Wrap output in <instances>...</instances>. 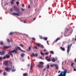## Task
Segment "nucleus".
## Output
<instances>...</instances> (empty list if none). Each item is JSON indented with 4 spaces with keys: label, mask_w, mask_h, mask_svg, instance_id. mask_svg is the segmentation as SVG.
<instances>
[{
    "label": "nucleus",
    "mask_w": 76,
    "mask_h": 76,
    "mask_svg": "<svg viewBox=\"0 0 76 76\" xmlns=\"http://www.w3.org/2000/svg\"><path fill=\"white\" fill-rule=\"evenodd\" d=\"M4 64L6 66H11L12 65V63L10 61H5L4 62Z\"/></svg>",
    "instance_id": "obj_1"
},
{
    "label": "nucleus",
    "mask_w": 76,
    "mask_h": 76,
    "mask_svg": "<svg viewBox=\"0 0 76 76\" xmlns=\"http://www.w3.org/2000/svg\"><path fill=\"white\" fill-rule=\"evenodd\" d=\"M67 73H70V72L67 71V70H65L64 71H61L60 73L64 76H66V74Z\"/></svg>",
    "instance_id": "obj_2"
},
{
    "label": "nucleus",
    "mask_w": 76,
    "mask_h": 76,
    "mask_svg": "<svg viewBox=\"0 0 76 76\" xmlns=\"http://www.w3.org/2000/svg\"><path fill=\"white\" fill-rule=\"evenodd\" d=\"M72 43L70 45H68V48H67V53L69 54V52L70 51V48H71V47H72Z\"/></svg>",
    "instance_id": "obj_3"
},
{
    "label": "nucleus",
    "mask_w": 76,
    "mask_h": 76,
    "mask_svg": "<svg viewBox=\"0 0 76 76\" xmlns=\"http://www.w3.org/2000/svg\"><path fill=\"white\" fill-rule=\"evenodd\" d=\"M5 53V51L2 50V51H0V55L1 56H4Z\"/></svg>",
    "instance_id": "obj_4"
},
{
    "label": "nucleus",
    "mask_w": 76,
    "mask_h": 76,
    "mask_svg": "<svg viewBox=\"0 0 76 76\" xmlns=\"http://www.w3.org/2000/svg\"><path fill=\"white\" fill-rule=\"evenodd\" d=\"M11 70L12 69V68H9V67H6L5 68V70H6L7 72H8V71H9L10 70Z\"/></svg>",
    "instance_id": "obj_5"
},
{
    "label": "nucleus",
    "mask_w": 76,
    "mask_h": 76,
    "mask_svg": "<svg viewBox=\"0 0 76 76\" xmlns=\"http://www.w3.org/2000/svg\"><path fill=\"white\" fill-rule=\"evenodd\" d=\"M10 47H11V46H4V50H6V49H8V48H10Z\"/></svg>",
    "instance_id": "obj_6"
},
{
    "label": "nucleus",
    "mask_w": 76,
    "mask_h": 76,
    "mask_svg": "<svg viewBox=\"0 0 76 76\" xmlns=\"http://www.w3.org/2000/svg\"><path fill=\"white\" fill-rule=\"evenodd\" d=\"M38 47H41V48H44V46L41 45L40 43H39L37 44V45Z\"/></svg>",
    "instance_id": "obj_7"
},
{
    "label": "nucleus",
    "mask_w": 76,
    "mask_h": 76,
    "mask_svg": "<svg viewBox=\"0 0 76 76\" xmlns=\"http://www.w3.org/2000/svg\"><path fill=\"white\" fill-rule=\"evenodd\" d=\"M11 53H14L15 54H17V53H18V52L16 50L14 49L13 50L11 51Z\"/></svg>",
    "instance_id": "obj_8"
},
{
    "label": "nucleus",
    "mask_w": 76,
    "mask_h": 76,
    "mask_svg": "<svg viewBox=\"0 0 76 76\" xmlns=\"http://www.w3.org/2000/svg\"><path fill=\"white\" fill-rule=\"evenodd\" d=\"M49 57V56H46L45 58V59H46V60L48 61H51V59L50 58H47Z\"/></svg>",
    "instance_id": "obj_9"
},
{
    "label": "nucleus",
    "mask_w": 76,
    "mask_h": 76,
    "mask_svg": "<svg viewBox=\"0 0 76 76\" xmlns=\"http://www.w3.org/2000/svg\"><path fill=\"white\" fill-rule=\"evenodd\" d=\"M19 50H20V51H22L23 52H24V53H25V51L21 49L20 47L19 46H17Z\"/></svg>",
    "instance_id": "obj_10"
},
{
    "label": "nucleus",
    "mask_w": 76,
    "mask_h": 76,
    "mask_svg": "<svg viewBox=\"0 0 76 76\" xmlns=\"http://www.w3.org/2000/svg\"><path fill=\"white\" fill-rule=\"evenodd\" d=\"M12 14L14 15H16V16H19V13H17L15 12H13Z\"/></svg>",
    "instance_id": "obj_11"
},
{
    "label": "nucleus",
    "mask_w": 76,
    "mask_h": 76,
    "mask_svg": "<svg viewBox=\"0 0 76 76\" xmlns=\"http://www.w3.org/2000/svg\"><path fill=\"white\" fill-rule=\"evenodd\" d=\"M60 39L59 37H58L55 41V42H57L59 40H60Z\"/></svg>",
    "instance_id": "obj_12"
},
{
    "label": "nucleus",
    "mask_w": 76,
    "mask_h": 76,
    "mask_svg": "<svg viewBox=\"0 0 76 76\" xmlns=\"http://www.w3.org/2000/svg\"><path fill=\"white\" fill-rule=\"evenodd\" d=\"M14 8L16 11H19V9L15 6H14Z\"/></svg>",
    "instance_id": "obj_13"
},
{
    "label": "nucleus",
    "mask_w": 76,
    "mask_h": 76,
    "mask_svg": "<svg viewBox=\"0 0 76 76\" xmlns=\"http://www.w3.org/2000/svg\"><path fill=\"white\" fill-rule=\"evenodd\" d=\"M37 66L39 67H42V68L43 67V65H37Z\"/></svg>",
    "instance_id": "obj_14"
},
{
    "label": "nucleus",
    "mask_w": 76,
    "mask_h": 76,
    "mask_svg": "<svg viewBox=\"0 0 76 76\" xmlns=\"http://www.w3.org/2000/svg\"><path fill=\"white\" fill-rule=\"evenodd\" d=\"M60 49L62 51H65V49L64 48H63L62 47H61Z\"/></svg>",
    "instance_id": "obj_15"
},
{
    "label": "nucleus",
    "mask_w": 76,
    "mask_h": 76,
    "mask_svg": "<svg viewBox=\"0 0 76 76\" xmlns=\"http://www.w3.org/2000/svg\"><path fill=\"white\" fill-rule=\"evenodd\" d=\"M74 65V63L73 62H71V66L72 67L74 68L75 67V66H73Z\"/></svg>",
    "instance_id": "obj_16"
},
{
    "label": "nucleus",
    "mask_w": 76,
    "mask_h": 76,
    "mask_svg": "<svg viewBox=\"0 0 76 76\" xmlns=\"http://www.w3.org/2000/svg\"><path fill=\"white\" fill-rule=\"evenodd\" d=\"M12 53V51H11L10 53H8V54H9V55H10L12 57H13V54Z\"/></svg>",
    "instance_id": "obj_17"
},
{
    "label": "nucleus",
    "mask_w": 76,
    "mask_h": 76,
    "mask_svg": "<svg viewBox=\"0 0 76 76\" xmlns=\"http://www.w3.org/2000/svg\"><path fill=\"white\" fill-rule=\"evenodd\" d=\"M24 56H25L24 53H23L21 54V56L22 57H24Z\"/></svg>",
    "instance_id": "obj_18"
},
{
    "label": "nucleus",
    "mask_w": 76,
    "mask_h": 76,
    "mask_svg": "<svg viewBox=\"0 0 76 76\" xmlns=\"http://www.w3.org/2000/svg\"><path fill=\"white\" fill-rule=\"evenodd\" d=\"M47 39H48V38H47V37H43V39H44V40H45V41H47Z\"/></svg>",
    "instance_id": "obj_19"
},
{
    "label": "nucleus",
    "mask_w": 76,
    "mask_h": 76,
    "mask_svg": "<svg viewBox=\"0 0 76 76\" xmlns=\"http://www.w3.org/2000/svg\"><path fill=\"white\" fill-rule=\"evenodd\" d=\"M50 53L51 54H54V53L53 51H50Z\"/></svg>",
    "instance_id": "obj_20"
},
{
    "label": "nucleus",
    "mask_w": 76,
    "mask_h": 76,
    "mask_svg": "<svg viewBox=\"0 0 76 76\" xmlns=\"http://www.w3.org/2000/svg\"><path fill=\"white\" fill-rule=\"evenodd\" d=\"M39 64L42 66V65H43V64H44V63H43L42 62H39Z\"/></svg>",
    "instance_id": "obj_21"
},
{
    "label": "nucleus",
    "mask_w": 76,
    "mask_h": 76,
    "mask_svg": "<svg viewBox=\"0 0 76 76\" xmlns=\"http://www.w3.org/2000/svg\"><path fill=\"white\" fill-rule=\"evenodd\" d=\"M6 75H7V73L6 72H4L3 73V75L4 76H6Z\"/></svg>",
    "instance_id": "obj_22"
},
{
    "label": "nucleus",
    "mask_w": 76,
    "mask_h": 76,
    "mask_svg": "<svg viewBox=\"0 0 76 76\" xmlns=\"http://www.w3.org/2000/svg\"><path fill=\"white\" fill-rule=\"evenodd\" d=\"M19 45H20V47H22V48H23V47H24V45H23L22 44H20Z\"/></svg>",
    "instance_id": "obj_23"
},
{
    "label": "nucleus",
    "mask_w": 76,
    "mask_h": 76,
    "mask_svg": "<svg viewBox=\"0 0 76 76\" xmlns=\"http://www.w3.org/2000/svg\"><path fill=\"white\" fill-rule=\"evenodd\" d=\"M13 32H11L9 34V35H13Z\"/></svg>",
    "instance_id": "obj_24"
},
{
    "label": "nucleus",
    "mask_w": 76,
    "mask_h": 76,
    "mask_svg": "<svg viewBox=\"0 0 76 76\" xmlns=\"http://www.w3.org/2000/svg\"><path fill=\"white\" fill-rule=\"evenodd\" d=\"M7 41L8 42H10V40H9V38H7Z\"/></svg>",
    "instance_id": "obj_25"
},
{
    "label": "nucleus",
    "mask_w": 76,
    "mask_h": 76,
    "mask_svg": "<svg viewBox=\"0 0 76 76\" xmlns=\"http://www.w3.org/2000/svg\"><path fill=\"white\" fill-rule=\"evenodd\" d=\"M23 76H28V74L27 73L23 74Z\"/></svg>",
    "instance_id": "obj_26"
},
{
    "label": "nucleus",
    "mask_w": 76,
    "mask_h": 76,
    "mask_svg": "<svg viewBox=\"0 0 76 76\" xmlns=\"http://www.w3.org/2000/svg\"><path fill=\"white\" fill-rule=\"evenodd\" d=\"M52 62H55V58H53L52 60Z\"/></svg>",
    "instance_id": "obj_27"
},
{
    "label": "nucleus",
    "mask_w": 76,
    "mask_h": 76,
    "mask_svg": "<svg viewBox=\"0 0 76 76\" xmlns=\"http://www.w3.org/2000/svg\"><path fill=\"white\" fill-rule=\"evenodd\" d=\"M3 60V57L1 56L0 57V61Z\"/></svg>",
    "instance_id": "obj_28"
},
{
    "label": "nucleus",
    "mask_w": 76,
    "mask_h": 76,
    "mask_svg": "<svg viewBox=\"0 0 76 76\" xmlns=\"http://www.w3.org/2000/svg\"><path fill=\"white\" fill-rule=\"evenodd\" d=\"M3 58L5 60V59H6V58H7V57H6V56H4L3 57Z\"/></svg>",
    "instance_id": "obj_29"
},
{
    "label": "nucleus",
    "mask_w": 76,
    "mask_h": 76,
    "mask_svg": "<svg viewBox=\"0 0 76 76\" xmlns=\"http://www.w3.org/2000/svg\"><path fill=\"white\" fill-rule=\"evenodd\" d=\"M33 67L32 66V64H31V70L32 69Z\"/></svg>",
    "instance_id": "obj_30"
},
{
    "label": "nucleus",
    "mask_w": 76,
    "mask_h": 76,
    "mask_svg": "<svg viewBox=\"0 0 76 76\" xmlns=\"http://www.w3.org/2000/svg\"><path fill=\"white\" fill-rule=\"evenodd\" d=\"M6 57H7V58H10V56L9 55L7 56H6Z\"/></svg>",
    "instance_id": "obj_31"
},
{
    "label": "nucleus",
    "mask_w": 76,
    "mask_h": 76,
    "mask_svg": "<svg viewBox=\"0 0 76 76\" xmlns=\"http://www.w3.org/2000/svg\"><path fill=\"white\" fill-rule=\"evenodd\" d=\"M10 3L11 4H13V2L12 1H11Z\"/></svg>",
    "instance_id": "obj_32"
},
{
    "label": "nucleus",
    "mask_w": 76,
    "mask_h": 76,
    "mask_svg": "<svg viewBox=\"0 0 76 76\" xmlns=\"http://www.w3.org/2000/svg\"><path fill=\"white\" fill-rule=\"evenodd\" d=\"M46 68H47L48 69H50V66H49V64H48L47 66L46 67Z\"/></svg>",
    "instance_id": "obj_33"
},
{
    "label": "nucleus",
    "mask_w": 76,
    "mask_h": 76,
    "mask_svg": "<svg viewBox=\"0 0 76 76\" xmlns=\"http://www.w3.org/2000/svg\"><path fill=\"white\" fill-rule=\"evenodd\" d=\"M45 55H48L49 54V52L46 53H45Z\"/></svg>",
    "instance_id": "obj_34"
},
{
    "label": "nucleus",
    "mask_w": 76,
    "mask_h": 76,
    "mask_svg": "<svg viewBox=\"0 0 76 76\" xmlns=\"http://www.w3.org/2000/svg\"><path fill=\"white\" fill-rule=\"evenodd\" d=\"M32 57H35V54H34V53H32Z\"/></svg>",
    "instance_id": "obj_35"
},
{
    "label": "nucleus",
    "mask_w": 76,
    "mask_h": 76,
    "mask_svg": "<svg viewBox=\"0 0 76 76\" xmlns=\"http://www.w3.org/2000/svg\"><path fill=\"white\" fill-rule=\"evenodd\" d=\"M0 44H1V45H3V42H0Z\"/></svg>",
    "instance_id": "obj_36"
},
{
    "label": "nucleus",
    "mask_w": 76,
    "mask_h": 76,
    "mask_svg": "<svg viewBox=\"0 0 76 76\" xmlns=\"http://www.w3.org/2000/svg\"><path fill=\"white\" fill-rule=\"evenodd\" d=\"M40 39H43L44 37H42V36H40Z\"/></svg>",
    "instance_id": "obj_37"
},
{
    "label": "nucleus",
    "mask_w": 76,
    "mask_h": 76,
    "mask_svg": "<svg viewBox=\"0 0 76 76\" xmlns=\"http://www.w3.org/2000/svg\"><path fill=\"white\" fill-rule=\"evenodd\" d=\"M50 66L51 67H54V64H51Z\"/></svg>",
    "instance_id": "obj_38"
},
{
    "label": "nucleus",
    "mask_w": 76,
    "mask_h": 76,
    "mask_svg": "<svg viewBox=\"0 0 76 76\" xmlns=\"http://www.w3.org/2000/svg\"><path fill=\"white\" fill-rule=\"evenodd\" d=\"M12 68V69H15V67L14 66H11V68Z\"/></svg>",
    "instance_id": "obj_39"
},
{
    "label": "nucleus",
    "mask_w": 76,
    "mask_h": 76,
    "mask_svg": "<svg viewBox=\"0 0 76 76\" xmlns=\"http://www.w3.org/2000/svg\"><path fill=\"white\" fill-rule=\"evenodd\" d=\"M28 50H29V51H30V50H31V47H28Z\"/></svg>",
    "instance_id": "obj_40"
},
{
    "label": "nucleus",
    "mask_w": 76,
    "mask_h": 76,
    "mask_svg": "<svg viewBox=\"0 0 76 76\" xmlns=\"http://www.w3.org/2000/svg\"><path fill=\"white\" fill-rule=\"evenodd\" d=\"M16 3L17 5H18V4H19V3L18 1L16 2Z\"/></svg>",
    "instance_id": "obj_41"
},
{
    "label": "nucleus",
    "mask_w": 76,
    "mask_h": 76,
    "mask_svg": "<svg viewBox=\"0 0 76 76\" xmlns=\"http://www.w3.org/2000/svg\"><path fill=\"white\" fill-rule=\"evenodd\" d=\"M54 66H55V67H57V65L56 64H54Z\"/></svg>",
    "instance_id": "obj_42"
},
{
    "label": "nucleus",
    "mask_w": 76,
    "mask_h": 76,
    "mask_svg": "<svg viewBox=\"0 0 76 76\" xmlns=\"http://www.w3.org/2000/svg\"><path fill=\"white\" fill-rule=\"evenodd\" d=\"M17 47H15V50H16V51H17L18 49V46Z\"/></svg>",
    "instance_id": "obj_43"
},
{
    "label": "nucleus",
    "mask_w": 76,
    "mask_h": 76,
    "mask_svg": "<svg viewBox=\"0 0 76 76\" xmlns=\"http://www.w3.org/2000/svg\"><path fill=\"white\" fill-rule=\"evenodd\" d=\"M15 71H16V70H15V69H14L12 70V72H15Z\"/></svg>",
    "instance_id": "obj_44"
},
{
    "label": "nucleus",
    "mask_w": 76,
    "mask_h": 76,
    "mask_svg": "<svg viewBox=\"0 0 76 76\" xmlns=\"http://www.w3.org/2000/svg\"><path fill=\"white\" fill-rule=\"evenodd\" d=\"M13 11V10L12 9H11L10 10V12H12Z\"/></svg>",
    "instance_id": "obj_45"
},
{
    "label": "nucleus",
    "mask_w": 76,
    "mask_h": 76,
    "mask_svg": "<svg viewBox=\"0 0 76 76\" xmlns=\"http://www.w3.org/2000/svg\"><path fill=\"white\" fill-rule=\"evenodd\" d=\"M40 53H41V55H44V54L43 53H42V52H40Z\"/></svg>",
    "instance_id": "obj_46"
},
{
    "label": "nucleus",
    "mask_w": 76,
    "mask_h": 76,
    "mask_svg": "<svg viewBox=\"0 0 76 76\" xmlns=\"http://www.w3.org/2000/svg\"><path fill=\"white\" fill-rule=\"evenodd\" d=\"M69 31V29H67L66 30V32H68V31Z\"/></svg>",
    "instance_id": "obj_47"
},
{
    "label": "nucleus",
    "mask_w": 76,
    "mask_h": 76,
    "mask_svg": "<svg viewBox=\"0 0 76 76\" xmlns=\"http://www.w3.org/2000/svg\"><path fill=\"white\" fill-rule=\"evenodd\" d=\"M32 39L34 41H35V38H32Z\"/></svg>",
    "instance_id": "obj_48"
},
{
    "label": "nucleus",
    "mask_w": 76,
    "mask_h": 76,
    "mask_svg": "<svg viewBox=\"0 0 76 76\" xmlns=\"http://www.w3.org/2000/svg\"><path fill=\"white\" fill-rule=\"evenodd\" d=\"M46 68H45L43 69L44 72L45 70L46 69Z\"/></svg>",
    "instance_id": "obj_49"
},
{
    "label": "nucleus",
    "mask_w": 76,
    "mask_h": 76,
    "mask_svg": "<svg viewBox=\"0 0 76 76\" xmlns=\"http://www.w3.org/2000/svg\"><path fill=\"white\" fill-rule=\"evenodd\" d=\"M21 9L22 10V11H24V10H25V9H23L22 8H21Z\"/></svg>",
    "instance_id": "obj_50"
},
{
    "label": "nucleus",
    "mask_w": 76,
    "mask_h": 76,
    "mask_svg": "<svg viewBox=\"0 0 76 76\" xmlns=\"http://www.w3.org/2000/svg\"><path fill=\"white\" fill-rule=\"evenodd\" d=\"M35 57H37V56H38V55H37V53L35 54Z\"/></svg>",
    "instance_id": "obj_51"
},
{
    "label": "nucleus",
    "mask_w": 76,
    "mask_h": 76,
    "mask_svg": "<svg viewBox=\"0 0 76 76\" xmlns=\"http://www.w3.org/2000/svg\"><path fill=\"white\" fill-rule=\"evenodd\" d=\"M35 48L37 50V49H38V48H37V47H36V46H35Z\"/></svg>",
    "instance_id": "obj_52"
},
{
    "label": "nucleus",
    "mask_w": 76,
    "mask_h": 76,
    "mask_svg": "<svg viewBox=\"0 0 76 76\" xmlns=\"http://www.w3.org/2000/svg\"><path fill=\"white\" fill-rule=\"evenodd\" d=\"M22 7H24V5L23 4H22Z\"/></svg>",
    "instance_id": "obj_53"
},
{
    "label": "nucleus",
    "mask_w": 76,
    "mask_h": 76,
    "mask_svg": "<svg viewBox=\"0 0 76 76\" xmlns=\"http://www.w3.org/2000/svg\"><path fill=\"white\" fill-rule=\"evenodd\" d=\"M23 23H26V21H25L23 22Z\"/></svg>",
    "instance_id": "obj_54"
},
{
    "label": "nucleus",
    "mask_w": 76,
    "mask_h": 76,
    "mask_svg": "<svg viewBox=\"0 0 76 76\" xmlns=\"http://www.w3.org/2000/svg\"><path fill=\"white\" fill-rule=\"evenodd\" d=\"M74 71H76V69L75 68H74Z\"/></svg>",
    "instance_id": "obj_55"
},
{
    "label": "nucleus",
    "mask_w": 76,
    "mask_h": 76,
    "mask_svg": "<svg viewBox=\"0 0 76 76\" xmlns=\"http://www.w3.org/2000/svg\"><path fill=\"white\" fill-rule=\"evenodd\" d=\"M15 0H12V1H13V2H14V1H15Z\"/></svg>",
    "instance_id": "obj_56"
},
{
    "label": "nucleus",
    "mask_w": 76,
    "mask_h": 76,
    "mask_svg": "<svg viewBox=\"0 0 76 76\" xmlns=\"http://www.w3.org/2000/svg\"><path fill=\"white\" fill-rule=\"evenodd\" d=\"M41 58V59H42V57L40 56L39 58Z\"/></svg>",
    "instance_id": "obj_57"
},
{
    "label": "nucleus",
    "mask_w": 76,
    "mask_h": 76,
    "mask_svg": "<svg viewBox=\"0 0 76 76\" xmlns=\"http://www.w3.org/2000/svg\"><path fill=\"white\" fill-rule=\"evenodd\" d=\"M44 52H45V51H46V50H45V49L44 50Z\"/></svg>",
    "instance_id": "obj_58"
},
{
    "label": "nucleus",
    "mask_w": 76,
    "mask_h": 76,
    "mask_svg": "<svg viewBox=\"0 0 76 76\" xmlns=\"http://www.w3.org/2000/svg\"><path fill=\"white\" fill-rule=\"evenodd\" d=\"M56 69H58V66H57L56 67Z\"/></svg>",
    "instance_id": "obj_59"
},
{
    "label": "nucleus",
    "mask_w": 76,
    "mask_h": 76,
    "mask_svg": "<svg viewBox=\"0 0 76 76\" xmlns=\"http://www.w3.org/2000/svg\"><path fill=\"white\" fill-rule=\"evenodd\" d=\"M76 58H75V62H76Z\"/></svg>",
    "instance_id": "obj_60"
},
{
    "label": "nucleus",
    "mask_w": 76,
    "mask_h": 76,
    "mask_svg": "<svg viewBox=\"0 0 76 76\" xmlns=\"http://www.w3.org/2000/svg\"><path fill=\"white\" fill-rule=\"evenodd\" d=\"M37 19V18H36V17H35V18H34V19Z\"/></svg>",
    "instance_id": "obj_61"
},
{
    "label": "nucleus",
    "mask_w": 76,
    "mask_h": 76,
    "mask_svg": "<svg viewBox=\"0 0 76 76\" xmlns=\"http://www.w3.org/2000/svg\"><path fill=\"white\" fill-rule=\"evenodd\" d=\"M28 8H30V6H29V5L28 6Z\"/></svg>",
    "instance_id": "obj_62"
},
{
    "label": "nucleus",
    "mask_w": 76,
    "mask_h": 76,
    "mask_svg": "<svg viewBox=\"0 0 76 76\" xmlns=\"http://www.w3.org/2000/svg\"><path fill=\"white\" fill-rule=\"evenodd\" d=\"M30 65L29 64H28V66H29Z\"/></svg>",
    "instance_id": "obj_63"
},
{
    "label": "nucleus",
    "mask_w": 76,
    "mask_h": 76,
    "mask_svg": "<svg viewBox=\"0 0 76 76\" xmlns=\"http://www.w3.org/2000/svg\"><path fill=\"white\" fill-rule=\"evenodd\" d=\"M75 41H76V37H75Z\"/></svg>",
    "instance_id": "obj_64"
}]
</instances>
